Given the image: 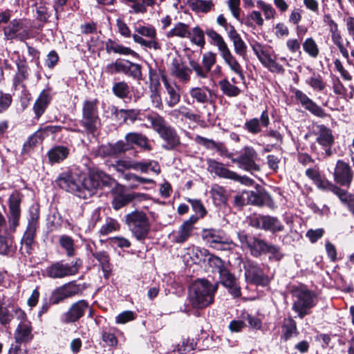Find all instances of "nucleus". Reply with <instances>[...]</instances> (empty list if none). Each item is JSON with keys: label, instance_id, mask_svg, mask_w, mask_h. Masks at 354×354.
I'll use <instances>...</instances> for the list:
<instances>
[{"label": "nucleus", "instance_id": "obj_1", "mask_svg": "<svg viewBox=\"0 0 354 354\" xmlns=\"http://www.w3.org/2000/svg\"><path fill=\"white\" fill-rule=\"evenodd\" d=\"M218 283L214 284L205 279H197L191 286L189 302L195 309H203L214 303Z\"/></svg>", "mask_w": 354, "mask_h": 354}, {"label": "nucleus", "instance_id": "obj_2", "mask_svg": "<svg viewBox=\"0 0 354 354\" xmlns=\"http://www.w3.org/2000/svg\"><path fill=\"white\" fill-rule=\"evenodd\" d=\"M151 123V128L159 135L165 142L162 147L167 151L177 149L180 145V139L176 130L167 124L163 117L153 113L146 116Z\"/></svg>", "mask_w": 354, "mask_h": 354}, {"label": "nucleus", "instance_id": "obj_3", "mask_svg": "<svg viewBox=\"0 0 354 354\" xmlns=\"http://www.w3.org/2000/svg\"><path fill=\"white\" fill-rule=\"evenodd\" d=\"M80 185L78 187L77 196L88 198L94 194L95 190L100 186H112L115 180L104 172L93 171L87 177L79 178Z\"/></svg>", "mask_w": 354, "mask_h": 354}, {"label": "nucleus", "instance_id": "obj_4", "mask_svg": "<svg viewBox=\"0 0 354 354\" xmlns=\"http://www.w3.org/2000/svg\"><path fill=\"white\" fill-rule=\"evenodd\" d=\"M2 30L6 41L16 40L25 42L34 37L32 24L26 18H16L11 20Z\"/></svg>", "mask_w": 354, "mask_h": 354}, {"label": "nucleus", "instance_id": "obj_5", "mask_svg": "<svg viewBox=\"0 0 354 354\" xmlns=\"http://www.w3.org/2000/svg\"><path fill=\"white\" fill-rule=\"evenodd\" d=\"M125 224L138 241L146 239L150 232L151 224L147 214L142 210H134L125 215Z\"/></svg>", "mask_w": 354, "mask_h": 354}, {"label": "nucleus", "instance_id": "obj_6", "mask_svg": "<svg viewBox=\"0 0 354 354\" xmlns=\"http://www.w3.org/2000/svg\"><path fill=\"white\" fill-rule=\"evenodd\" d=\"M294 301L292 310L302 319L310 313V310L316 305L315 294L306 287H296L292 290Z\"/></svg>", "mask_w": 354, "mask_h": 354}, {"label": "nucleus", "instance_id": "obj_7", "mask_svg": "<svg viewBox=\"0 0 354 354\" xmlns=\"http://www.w3.org/2000/svg\"><path fill=\"white\" fill-rule=\"evenodd\" d=\"M87 134H94L101 125L98 115L97 100H86L82 106V117L80 121Z\"/></svg>", "mask_w": 354, "mask_h": 354}, {"label": "nucleus", "instance_id": "obj_8", "mask_svg": "<svg viewBox=\"0 0 354 354\" xmlns=\"http://www.w3.org/2000/svg\"><path fill=\"white\" fill-rule=\"evenodd\" d=\"M141 69V65L138 64L133 63L127 59H117L115 62L107 64L104 71L109 75L123 73L140 80H142Z\"/></svg>", "mask_w": 354, "mask_h": 354}, {"label": "nucleus", "instance_id": "obj_9", "mask_svg": "<svg viewBox=\"0 0 354 354\" xmlns=\"http://www.w3.org/2000/svg\"><path fill=\"white\" fill-rule=\"evenodd\" d=\"M137 34L132 35L133 41L142 46L154 50H160L161 46L157 40L156 30L151 26L138 25L135 26Z\"/></svg>", "mask_w": 354, "mask_h": 354}, {"label": "nucleus", "instance_id": "obj_10", "mask_svg": "<svg viewBox=\"0 0 354 354\" xmlns=\"http://www.w3.org/2000/svg\"><path fill=\"white\" fill-rule=\"evenodd\" d=\"M202 237L211 247L219 250H232L236 246L222 230L214 229L205 230Z\"/></svg>", "mask_w": 354, "mask_h": 354}, {"label": "nucleus", "instance_id": "obj_11", "mask_svg": "<svg viewBox=\"0 0 354 354\" xmlns=\"http://www.w3.org/2000/svg\"><path fill=\"white\" fill-rule=\"evenodd\" d=\"M208 169L210 172L214 173L220 178L232 180L247 185H251L253 183V180L251 178L245 176H241L239 175L227 168L224 164L214 160H208Z\"/></svg>", "mask_w": 354, "mask_h": 354}, {"label": "nucleus", "instance_id": "obj_12", "mask_svg": "<svg viewBox=\"0 0 354 354\" xmlns=\"http://www.w3.org/2000/svg\"><path fill=\"white\" fill-rule=\"evenodd\" d=\"M257 153L255 149L250 146L243 148L241 153L236 158H232L234 163L239 164V167L252 174L260 171V167L255 162Z\"/></svg>", "mask_w": 354, "mask_h": 354}, {"label": "nucleus", "instance_id": "obj_13", "mask_svg": "<svg viewBox=\"0 0 354 354\" xmlns=\"http://www.w3.org/2000/svg\"><path fill=\"white\" fill-rule=\"evenodd\" d=\"M245 281L248 283L257 286H266L270 280L260 266L251 261H247L243 263Z\"/></svg>", "mask_w": 354, "mask_h": 354}, {"label": "nucleus", "instance_id": "obj_14", "mask_svg": "<svg viewBox=\"0 0 354 354\" xmlns=\"http://www.w3.org/2000/svg\"><path fill=\"white\" fill-rule=\"evenodd\" d=\"M315 135L316 142L323 149L322 155L326 158L331 156L333 153L331 149L335 143L333 131L324 124H317Z\"/></svg>", "mask_w": 354, "mask_h": 354}, {"label": "nucleus", "instance_id": "obj_15", "mask_svg": "<svg viewBox=\"0 0 354 354\" xmlns=\"http://www.w3.org/2000/svg\"><path fill=\"white\" fill-rule=\"evenodd\" d=\"M79 267L77 262L73 265L56 261L46 268L44 275L50 279H62L77 273Z\"/></svg>", "mask_w": 354, "mask_h": 354}, {"label": "nucleus", "instance_id": "obj_16", "mask_svg": "<svg viewBox=\"0 0 354 354\" xmlns=\"http://www.w3.org/2000/svg\"><path fill=\"white\" fill-rule=\"evenodd\" d=\"M216 55L212 51H209L203 55V66L194 59L190 60L189 64L198 78L207 79L209 73L211 71L212 66L216 64Z\"/></svg>", "mask_w": 354, "mask_h": 354}, {"label": "nucleus", "instance_id": "obj_17", "mask_svg": "<svg viewBox=\"0 0 354 354\" xmlns=\"http://www.w3.org/2000/svg\"><path fill=\"white\" fill-rule=\"evenodd\" d=\"M23 198L24 195L19 190L13 191L8 198V221L10 227L14 230L18 226L19 223V218L21 216V203Z\"/></svg>", "mask_w": 354, "mask_h": 354}, {"label": "nucleus", "instance_id": "obj_18", "mask_svg": "<svg viewBox=\"0 0 354 354\" xmlns=\"http://www.w3.org/2000/svg\"><path fill=\"white\" fill-rule=\"evenodd\" d=\"M333 176L336 183L349 187L353 180V172L348 163L342 160H338L336 162Z\"/></svg>", "mask_w": 354, "mask_h": 354}, {"label": "nucleus", "instance_id": "obj_19", "mask_svg": "<svg viewBox=\"0 0 354 354\" xmlns=\"http://www.w3.org/2000/svg\"><path fill=\"white\" fill-rule=\"evenodd\" d=\"M171 75L182 84H187L191 80L192 68L187 66L180 58H174L170 64Z\"/></svg>", "mask_w": 354, "mask_h": 354}, {"label": "nucleus", "instance_id": "obj_20", "mask_svg": "<svg viewBox=\"0 0 354 354\" xmlns=\"http://www.w3.org/2000/svg\"><path fill=\"white\" fill-rule=\"evenodd\" d=\"M292 93L295 95L296 100L313 115L322 118L327 116L324 110L313 102L306 93L297 88H294Z\"/></svg>", "mask_w": 354, "mask_h": 354}, {"label": "nucleus", "instance_id": "obj_21", "mask_svg": "<svg viewBox=\"0 0 354 354\" xmlns=\"http://www.w3.org/2000/svg\"><path fill=\"white\" fill-rule=\"evenodd\" d=\"M80 292V285L74 281L69 282L55 289L51 295L50 301L53 304H57L65 299L78 295Z\"/></svg>", "mask_w": 354, "mask_h": 354}, {"label": "nucleus", "instance_id": "obj_22", "mask_svg": "<svg viewBox=\"0 0 354 354\" xmlns=\"http://www.w3.org/2000/svg\"><path fill=\"white\" fill-rule=\"evenodd\" d=\"M56 183L61 189L71 192L77 196L78 187L80 185L79 177L64 172L58 176Z\"/></svg>", "mask_w": 354, "mask_h": 354}, {"label": "nucleus", "instance_id": "obj_23", "mask_svg": "<svg viewBox=\"0 0 354 354\" xmlns=\"http://www.w3.org/2000/svg\"><path fill=\"white\" fill-rule=\"evenodd\" d=\"M270 124V119L267 111H263L260 119L253 118L247 120L244 124L243 129L252 135H257L261 132V127H268Z\"/></svg>", "mask_w": 354, "mask_h": 354}, {"label": "nucleus", "instance_id": "obj_24", "mask_svg": "<svg viewBox=\"0 0 354 354\" xmlns=\"http://www.w3.org/2000/svg\"><path fill=\"white\" fill-rule=\"evenodd\" d=\"M132 149L133 147L129 146V145L127 143L126 141L118 140L114 144L102 145L99 149V151L100 153L103 156L116 157Z\"/></svg>", "mask_w": 354, "mask_h": 354}, {"label": "nucleus", "instance_id": "obj_25", "mask_svg": "<svg viewBox=\"0 0 354 354\" xmlns=\"http://www.w3.org/2000/svg\"><path fill=\"white\" fill-rule=\"evenodd\" d=\"M88 308V304L85 300H80L73 304L69 310L64 314L63 322L73 323L79 320Z\"/></svg>", "mask_w": 354, "mask_h": 354}, {"label": "nucleus", "instance_id": "obj_26", "mask_svg": "<svg viewBox=\"0 0 354 354\" xmlns=\"http://www.w3.org/2000/svg\"><path fill=\"white\" fill-rule=\"evenodd\" d=\"M189 95L193 102L201 104L212 103L213 91L207 86H195L189 89Z\"/></svg>", "mask_w": 354, "mask_h": 354}, {"label": "nucleus", "instance_id": "obj_27", "mask_svg": "<svg viewBox=\"0 0 354 354\" xmlns=\"http://www.w3.org/2000/svg\"><path fill=\"white\" fill-rule=\"evenodd\" d=\"M37 227V216H32L28 221L26 230L24 232V234L21 241L22 245L21 250H22L23 248L24 247L26 252L28 254L30 253L31 247L32 243H34Z\"/></svg>", "mask_w": 354, "mask_h": 354}, {"label": "nucleus", "instance_id": "obj_28", "mask_svg": "<svg viewBox=\"0 0 354 354\" xmlns=\"http://www.w3.org/2000/svg\"><path fill=\"white\" fill-rule=\"evenodd\" d=\"M124 140L129 146L136 145L144 151H150L152 149L149 138L142 133L129 132L124 136Z\"/></svg>", "mask_w": 354, "mask_h": 354}, {"label": "nucleus", "instance_id": "obj_29", "mask_svg": "<svg viewBox=\"0 0 354 354\" xmlns=\"http://www.w3.org/2000/svg\"><path fill=\"white\" fill-rule=\"evenodd\" d=\"M227 35L233 43L235 53L245 58L247 55V45L237 32L234 26H230Z\"/></svg>", "mask_w": 354, "mask_h": 354}, {"label": "nucleus", "instance_id": "obj_30", "mask_svg": "<svg viewBox=\"0 0 354 354\" xmlns=\"http://www.w3.org/2000/svg\"><path fill=\"white\" fill-rule=\"evenodd\" d=\"M69 153L68 147L64 145H55L47 153L48 162L51 165L59 163L66 159Z\"/></svg>", "mask_w": 354, "mask_h": 354}, {"label": "nucleus", "instance_id": "obj_31", "mask_svg": "<svg viewBox=\"0 0 354 354\" xmlns=\"http://www.w3.org/2000/svg\"><path fill=\"white\" fill-rule=\"evenodd\" d=\"M51 100L52 95L50 90H43L38 98L36 100L33 106L34 113L37 118H40L45 112Z\"/></svg>", "mask_w": 354, "mask_h": 354}, {"label": "nucleus", "instance_id": "obj_32", "mask_svg": "<svg viewBox=\"0 0 354 354\" xmlns=\"http://www.w3.org/2000/svg\"><path fill=\"white\" fill-rule=\"evenodd\" d=\"M221 56L231 71L237 74L242 80H244L243 68L236 57L232 55L230 48H228L221 53Z\"/></svg>", "mask_w": 354, "mask_h": 354}, {"label": "nucleus", "instance_id": "obj_33", "mask_svg": "<svg viewBox=\"0 0 354 354\" xmlns=\"http://www.w3.org/2000/svg\"><path fill=\"white\" fill-rule=\"evenodd\" d=\"M188 6L196 13H207L214 9L213 0H187Z\"/></svg>", "mask_w": 354, "mask_h": 354}, {"label": "nucleus", "instance_id": "obj_34", "mask_svg": "<svg viewBox=\"0 0 354 354\" xmlns=\"http://www.w3.org/2000/svg\"><path fill=\"white\" fill-rule=\"evenodd\" d=\"M298 333L296 322L291 317L284 319L281 326V339L287 341Z\"/></svg>", "mask_w": 354, "mask_h": 354}, {"label": "nucleus", "instance_id": "obj_35", "mask_svg": "<svg viewBox=\"0 0 354 354\" xmlns=\"http://www.w3.org/2000/svg\"><path fill=\"white\" fill-rule=\"evenodd\" d=\"M161 79L168 95V98L166 102L167 105L170 108H173L180 102V95L176 89L169 84L167 77L165 75L161 76Z\"/></svg>", "mask_w": 354, "mask_h": 354}, {"label": "nucleus", "instance_id": "obj_36", "mask_svg": "<svg viewBox=\"0 0 354 354\" xmlns=\"http://www.w3.org/2000/svg\"><path fill=\"white\" fill-rule=\"evenodd\" d=\"M269 243L263 239L252 236V240L250 243L249 250L250 254L254 257H259L262 254H266L268 252Z\"/></svg>", "mask_w": 354, "mask_h": 354}, {"label": "nucleus", "instance_id": "obj_37", "mask_svg": "<svg viewBox=\"0 0 354 354\" xmlns=\"http://www.w3.org/2000/svg\"><path fill=\"white\" fill-rule=\"evenodd\" d=\"M210 194L216 205H225L227 201V190L222 186L214 184L211 187Z\"/></svg>", "mask_w": 354, "mask_h": 354}, {"label": "nucleus", "instance_id": "obj_38", "mask_svg": "<svg viewBox=\"0 0 354 354\" xmlns=\"http://www.w3.org/2000/svg\"><path fill=\"white\" fill-rule=\"evenodd\" d=\"M32 328L29 323L21 322L18 325L15 338L17 343L28 342L32 339Z\"/></svg>", "mask_w": 354, "mask_h": 354}, {"label": "nucleus", "instance_id": "obj_39", "mask_svg": "<svg viewBox=\"0 0 354 354\" xmlns=\"http://www.w3.org/2000/svg\"><path fill=\"white\" fill-rule=\"evenodd\" d=\"M263 230L270 231L272 233L281 232L284 226L277 218L271 216H263Z\"/></svg>", "mask_w": 354, "mask_h": 354}, {"label": "nucleus", "instance_id": "obj_40", "mask_svg": "<svg viewBox=\"0 0 354 354\" xmlns=\"http://www.w3.org/2000/svg\"><path fill=\"white\" fill-rule=\"evenodd\" d=\"M205 34L211 39V44L218 48L220 54L229 48L223 37L213 28L206 29Z\"/></svg>", "mask_w": 354, "mask_h": 354}, {"label": "nucleus", "instance_id": "obj_41", "mask_svg": "<svg viewBox=\"0 0 354 354\" xmlns=\"http://www.w3.org/2000/svg\"><path fill=\"white\" fill-rule=\"evenodd\" d=\"M133 169L140 170L142 173H147L149 170L156 174L160 173V167L157 161L148 160L144 162L133 161Z\"/></svg>", "mask_w": 354, "mask_h": 354}, {"label": "nucleus", "instance_id": "obj_42", "mask_svg": "<svg viewBox=\"0 0 354 354\" xmlns=\"http://www.w3.org/2000/svg\"><path fill=\"white\" fill-rule=\"evenodd\" d=\"M193 230L188 227L187 223H183L178 230L174 231L171 234L174 243H183L191 236Z\"/></svg>", "mask_w": 354, "mask_h": 354}, {"label": "nucleus", "instance_id": "obj_43", "mask_svg": "<svg viewBox=\"0 0 354 354\" xmlns=\"http://www.w3.org/2000/svg\"><path fill=\"white\" fill-rule=\"evenodd\" d=\"M106 50L108 53L112 52L113 53L122 55H136V53L131 50L130 48L120 45L111 39H109L108 41H106Z\"/></svg>", "mask_w": 354, "mask_h": 354}, {"label": "nucleus", "instance_id": "obj_44", "mask_svg": "<svg viewBox=\"0 0 354 354\" xmlns=\"http://www.w3.org/2000/svg\"><path fill=\"white\" fill-rule=\"evenodd\" d=\"M190 41L200 48H203L205 45V32L203 29L196 26L189 30V36Z\"/></svg>", "mask_w": 354, "mask_h": 354}, {"label": "nucleus", "instance_id": "obj_45", "mask_svg": "<svg viewBox=\"0 0 354 354\" xmlns=\"http://www.w3.org/2000/svg\"><path fill=\"white\" fill-rule=\"evenodd\" d=\"M218 85L222 93L229 97H237L241 93V90L239 87L232 84L227 79L219 81Z\"/></svg>", "mask_w": 354, "mask_h": 354}, {"label": "nucleus", "instance_id": "obj_46", "mask_svg": "<svg viewBox=\"0 0 354 354\" xmlns=\"http://www.w3.org/2000/svg\"><path fill=\"white\" fill-rule=\"evenodd\" d=\"M168 115L174 119H178L180 116H183L186 119L194 122L198 118V115L194 113L188 107L184 105L179 106L178 109L171 110Z\"/></svg>", "mask_w": 354, "mask_h": 354}, {"label": "nucleus", "instance_id": "obj_47", "mask_svg": "<svg viewBox=\"0 0 354 354\" xmlns=\"http://www.w3.org/2000/svg\"><path fill=\"white\" fill-rule=\"evenodd\" d=\"M131 202V199L129 193L121 192L114 194L111 205L115 210H119Z\"/></svg>", "mask_w": 354, "mask_h": 354}, {"label": "nucleus", "instance_id": "obj_48", "mask_svg": "<svg viewBox=\"0 0 354 354\" xmlns=\"http://www.w3.org/2000/svg\"><path fill=\"white\" fill-rule=\"evenodd\" d=\"M249 202L254 205L262 206L270 202V196L265 192H251L249 197Z\"/></svg>", "mask_w": 354, "mask_h": 354}, {"label": "nucleus", "instance_id": "obj_49", "mask_svg": "<svg viewBox=\"0 0 354 354\" xmlns=\"http://www.w3.org/2000/svg\"><path fill=\"white\" fill-rule=\"evenodd\" d=\"M189 26L186 24L178 22L174 27L167 32L166 36L168 38L178 37L180 38H187L189 36Z\"/></svg>", "mask_w": 354, "mask_h": 354}, {"label": "nucleus", "instance_id": "obj_50", "mask_svg": "<svg viewBox=\"0 0 354 354\" xmlns=\"http://www.w3.org/2000/svg\"><path fill=\"white\" fill-rule=\"evenodd\" d=\"M251 46L253 52L261 64L265 62V61L272 55L271 50L259 42H254Z\"/></svg>", "mask_w": 354, "mask_h": 354}, {"label": "nucleus", "instance_id": "obj_51", "mask_svg": "<svg viewBox=\"0 0 354 354\" xmlns=\"http://www.w3.org/2000/svg\"><path fill=\"white\" fill-rule=\"evenodd\" d=\"M112 91L116 97L121 99L127 97L131 93L129 85L124 81L114 83Z\"/></svg>", "mask_w": 354, "mask_h": 354}, {"label": "nucleus", "instance_id": "obj_52", "mask_svg": "<svg viewBox=\"0 0 354 354\" xmlns=\"http://www.w3.org/2000/svg\"><path fill=\"white\" fill-rule=\"evenodd\" d=\"M256 3L257 8L263 13L266 20L268 21L274 19L277 12L272 5L266 3L263 0H258Z\"/></svg>", "mask_w": 354, "mask_h": 354}, {"label": "nucleus", "instance_id": "obj_53", "mask_svg": "<svg viewBox=\"0 0 354 354\" xmlns=\"http://www.w3.org/2000/svg\"><path fill=\"white\" fill-rule=\"evenodd\" d=\"M156 4V0H138L131 8L136 14H145L147 12L148 7L153 8Z\"/></svg>", "mask_w": 354, "mask_h": 354}, {"label": "nucleus", "instance_id": "obj_54", "mask_svg": "<svg viewBox=\"0 0 354 354\" xmlns=\"http://www.w3.org/2000/svg\"><path fill=\"white\" fill-rule=\"evenodd\" d=\"M60 246L64 249L68 257H72L75 254L74 241L72 237L64 234L60 236L59 239Z\"/></svg>", "mask_w": 354, "mask_h": 354}, {"label": "nucleus", "instance_id": "obj_55", "mask_svg": "<svg viewBox=\"0 0 354 354\" xmlns=\"http://www.w3.org/2000/svg\"><path fill=\"white\" fill-rule=\"evenodd\" d=\"M304 50L313 58H316L319 53V48L313 38H307L303 43Z\"/></svg>", "mask_w": 354, "mask_h": 354}, {"label": "nucleus", "instance_id": "obj_56", "mask_svg": "<svg viewBox=\"0 0 354 354\" xmlns=\"http://www.w3.org/2000/svg\"><path fill=\"white\" fill-rule=\"evenodd\" d=\"M220 283L223 286H230L232 283L236 281L234 275L231 273L227 266L218 272Z\"/></svg>", "mask_w": 354, "mask_h": 354}, {"label": "nucleus", "instance_id": "obj_57", "mask_svg": "<svg viewBox=\"0 0 354 354\" xmlns=\"http://www.w3.org/2000/svg\"><path fill=\"white\" fill-rule=\"evenodd\" d=\"M262 65L268 68L271 73H283L284 68L281 65L276 62V55H272L268 58Z\"/></svg>", "mask_w": 354, "mask_h": 354}, {"label": "nucleus", "instance_id": "obj_58", "mask_svg": "<svg viewBox=\"0 0 354 354\" xmlns=\"http://www.w3.org/2000/svg\"><path fill=\"white\" fill-rule=\"evenodd\" d=\"M93 256L99 261L104 272L110 271V257L106 252H96L93 253Z\"/></svg>", "mask_w": 354, "mask_h": 354}, {"label": "nucleus", "instance_id": "obj_59", "mask_svg": "<svg viewBox=\"0 0 354 354\" xmlns=\"http://www.w3.org/2000/svg\"><path fill=\"white\" fill-rule=\"evenodd\" d=\"M120 225L118 222L113 218H108L105 224H104L100 230V232L102 235H107L109 233L116 231L119 229Z\"/></svg>", "mask_w": 354, "mask_h": 354}, {"label": "nucleus", "instance_id": "obj_60", "mask_svg": "<svg viewBox=\"0 0 354 354\" xmlns=\"http://www.w3.org/2000/svg\"><path fill=\"white\" fill-rule=\"evenodd\" d=\"M208 263L212 268V272L218 273L227 266L221 258L214 255L209 256L208 258Z\"/></svg>", "mask_w": 354, "mask_h": 354}, {"label": "nucleus", "instance_id": "obj_61", "mask_svg": "<svg viewBox=\"0 0 354 354\" xmlns=\"http://www.w3.org/2000/svg\"><path fill=\"white\" fill-rule=\"evenodd\" d=\"M315 184L316 186L324 191L332 192L333 193H335L336 191L338 190L339 187L334 185L331 182L328 181L326 179L322 178L320 177Z\"/></svg>", "mask_w": 354, "mask_h": 354}, {"label": "nucleus", "instance_id": "obj_62", "mask_svg": "<svg viewBox=\"0 0 354 354\" xmlns=\"http://www.w3.org/2000/svg\"><path fill=\"white\" fill-rule=\"evenodd\" d=\"M118 112L120 114H122V117L123 118L124 122L130 120L131 122H134L136 120H141L140 118H138V115L140 114L139 110L120 109Z\"/></svg>", "mask_w": 354, "mask_h": 354}, {"label": "nucleus", "instance_id": "obj_63", "mask_svg": "<svg viewBox=\"0 0 354 354\" xmlns=\"http://www.w3.org/2000/svg\"><path fill=\"white\" fill-rule=\"evenodd\" d=\"M28 68L26 66H18V72L14 78L15 86H19L28 77Z\"/></svg>", "mask_w": 354, "mask_h": 354}, {"label": "nucleus", "instance_id": "obj_64", "mask_svg": "<svg viewBox=\"0 0 354 354\" xmlns=\"http://www.w3.org/2000/svg\"><path fill=\"white\" fill-rule=\"evenodd\" d=\"M313 89L322 91L325 88V84L319 75L313 76L306 81Z\"/></svg>", "mask_w": 354, "mask_h": 354}]
</instances>
